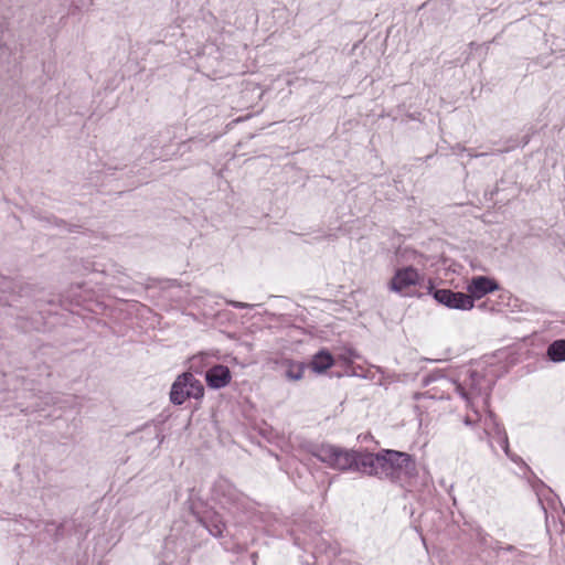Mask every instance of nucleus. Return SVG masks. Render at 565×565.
<instances>
[{
  "mask_svg": "<svg viewBox=\"0 0 565 565\" xmlns=\"http://www.w3.org/2000/svg\"><path fill=\"white\" fill-rule=\"evenodd\" d=\"M527 142H529V139L526 138V139L524 140V142H523V146L527 145Z\"/></svg>",
  "mask_w": 565,
  "mask_h": 565,
  "instance_id": "cd10ccee",
  "label": "nucleus"
},
{
  "mask_svg": "<svg viewBox=\"0 0 565 565\" xmlns=\"http://www.w3.org/2000/svg\"><path fill=\"white\" fill-rule=\"evenodd\" d=\"M247 548H248V545L245 542L237 544V552H244V551H247Z\"/></svg>",
  "mask_w": 565,
  "mask_h": 565,
  "instance_id": "4be33fe9",
  "label": "nucleus"
},
{
  "mask_svg": "<svg viewBox=\"0 0 565 565\" xmlns=\"http://www.w3.org/2000/svg\"><path fill=\"white\" fill-rule=\"evenodd\" d=\"M420 276L414 267H405L396 270L391 280V290L403 296H408V288L419 282Z\"/></svg>",
  "mask_w": 565,
  "mask_h": 565,
  "instance_id": "1a4fd4ad",
  "label": "nucleus"
},
{
  "mask_svg": "<svg viewBox=\"0 0 565 565\" xmlns=\"http://www.w3.org/2000/svg\"><path fill=\"white\" fill-rule=\"evenodd\" d=\"M499 289V285L497 281L492 278H489L487 276H477L473 277L469 284L467 285V291L468 296L471 297V299H480L484 297L486 295L493 292Z\"/></svg>",
  "mask_w": 565,
  "mask_h": 565,
  "instance_id": "9b49d317",
  "label": "nucleus"
},
{
  "mask_svg": "<svg viewBox=\"0 0 565 565\" xmlns=\"http://www.w3.org/2000/svg\"><path fill=\"white\" fill-rule=\"evenodd\" d=\"M232 374L227 366L215 364L205 372V381L211 388L220 390L231 383Z\"/></svg>",
  "mask_w": 565,
  "mask_h": 565,
  "instance_id": "ddd939ff",
  "label": "nucleus"
},
{
  "mask_svg": "<svg viewBox=\"0 0 565 565\" xmlns=\"http://www.w3.org/2000/svg\"><path fill=\"white\" fill-rule=\"evenodd\" d=\"M362 465L367 468V476L395 483H402L417 473L412 455L392 449H382L376 454L367 452Z\"/></svg>",
  "mask_w": 565,
  "mask_h": 565,
  "instance_id": "f03ea898",
  "label": "nucleus"
},
{
  "mask_svg": "<svg viewBox=\"0 0 565 565\" xmlns=\"http://www.w3.org/2000/svg\"><path fill=\"white\" fill-rule=\"evenodd\" d=\"M50 374H51V373H50V371H49V367H47V366H44V370H43V372L40 374V376H42V375L50 376Z\"/></svg>",
  "mask_w": 565,
  "mask_h": 565,
  "instance_id": "393cba45",
  "label": "nucleus"
},
{
  "mask_svg": "<svg viewBox=\"0 0 565 565\" xmlns=\"http://www.w3.org/2000/svg\"><path fill=\"white\" fill-rule=\"evenodd\" d=\"M344 448H341L331 444H321L316 446L311 454L319 461L326 463L331 469H335L338 465V460H340L341 455L343 454Z\"/></svg>",
  "mask_w": 565,
  "mask_h": 565,
  "instance_id": "f8f14e48",
  "label": "nucleus"
},
{
  "mask_svg": "<svg viewBox=\"0 0 565 565\" xmlns=\"http://www.w3.org/2000/svg\"><path fill=\"white\" fill-rule=\"evenodd\" d=\"M333 365V358L332 355L326 351L321 350L318 353H316L310 362V367L316 373H323L329 367Z\"/></svg>",
  "mask_w": 565,
  "mask_h": 565,
  "instance_id": "4468645a",
  "label": "nucleus"
},
{
  "mask_svg": "<svg viewBox=\"0 0 565 565\" xmlns=\"http://www.w3.org/2000/svg\"><path fill=\"white\" fill-rule=\"evenodd\" d=\"M10 390L13 393L15 406L22 412H36L41 409V404L38 401L28 403V399H38L40 390L35 387V380H26L20 376H12L9 380Z\"/></svg>",
  "mask_w": 565,
  "mask_h": 565,
  "instance_id": "39448f33",
  "label": "nucleus"
},
{
  "mask_svg": "<svg viewBox=\"0 0 565 565\" xmlns=\"http://www.w3.org/2000/svg\"><path fill=\"white\" fill-rule=\"evenodd\" d=\"M286 372H285V376L289 380V381H299L303 377V373H305V370H306V364L305 363H301V362H296V361H292V360H287L286 361Z\"/></svg>",
  "mask_w": 565,
  "mask_h": 565,
  "instance_id": "a211bd4d",
  "label": "nucleus"
},
{
  "mask_svg": "<svg viewBox=\"0 0 565 565\" xmlns=\"http://www.w3.org/2000/svg\"><path fill=\"white\" fill-rule=\"evenodd\" d=\"M33 287L0 276V323L12 324L23 331L30 328L26 324L24 310L34 306L32 300ZM3 331L0 329V340Z\"/></svg>",
  "mask_w": 565,
  "mask_h": 565,
  "instance_id": "f257e3e1",
  "label": "nucleus"
},
{
  "mask_svg": "<svg viewBox=\"0 0 565 565\" xmlns=\"http://www.w3.org/2000/svg\"><path fill=\"white\" fill-rule=\"evenodd\" d=\"M56 225H57L58 227H61V226H66L65 222H63V221H60V222H57V221H56Z\"/></svg>",
  "mask_w": 565,
  "mask_h": 565,
  "instance_id": "bb28decb",
  "label": "nucleus"
},
{
  "mask_svg": "<svg viewBox=\"0 0 565 565\" xmlns=\"http://www.w3.org/2000/svg\"><path fill=\"white\" fill-rule=\"evenodd\" d=\"M193 511V514L196 518V521L199 523V526L196 527V532H200L199 535L202 534V532H207L211 536L214 537H221L224 530H225V523L222 519V516L214 512V511H205L203 514H200L199 512Z\"/></svg>",
  "mask_w": 565,
  "mask_h": 565,
  "instance_id": "6e6552de",
  "label": "nucleus"
},
{
  "mask_svg": "<svg viewBox=\"0 0 565 565\" xmlns=\"http://www.w3.org/2000/svg\"><path fill=\"white\" fill-rule=\"evenodd\" d=\"M435 300L449 309L471 310L475 306L473 299L467 294L450 289H437L434 292Z\"/></svg>",
  "mask_w": 565,
  "mask_h": 565,
  "instance_id": "0eeeda50",
  "label": "nucleus"
},
{
  "mask_svg": "<svg viewBox=\"0 0 565 565\" xmlns=\"http://www.w3.org/2000/svg\"><path fill=\"white\" fill-rule=\"evenodd\" d=\"M331 565H337V563H333V564H331Z\"/></svg>",
  "mask_w": 565,
  "mask_h": 565,
  "instance_id": "c85d7f7f",
  "label": "nucleus"
},
{
  "mask_svg": "<svg viewBox=\"0 0 565 565\" xmlns=\"http://www.w3.org/2000/svg\"><path fill=\"white\" fill-rule=\"evenodd\" d=\"M477 540H478V543L483 546V547H489L490 545V540H492L489 534H487L486 532L483 531H478L477 532Z\"/></svg>",
  "mask_w": 565,
  "mask_h": 565,
  "instance_id": "6ab92c4d",
  "label": "nucleus"
},
{
  "mask_svg": "<svg viewBox=\"0 0 565 565\" xmlns=\"http://www.w3.org/2000/svg\"><path fill=\"white\" fill-rule=\"evenodd\" d=\"M228 305H231L232 307H234L236 309H245V308L250 307V305H248L246 302L234 301V300L228 301Z\"/></svg>",
  "mask_w": 565,
  "mask_h": 565,
  "instance_id": "412c9836",
  "label": "nucleus"
},
{
  "mask_svg": "<svg viewBox=\"0 0 565 565\" xmlns=\"http://www.w3.org/2000/svg\"><path fill=\"white\" fill-rule=\"evenodd\" d=\"M211 499L233 514L245 512L248 499L228 479L218 478L213 483Z\"/></svg>",
  "mask_w": 565,
  "mask_h": 565,
  "instance_id": "20e7f679",
  "label": "nucleus"
},
{
  "mask_svg": "<svg viewBox=\"0 0 565 565\" xmlns=\"http://www.w3.org/2000/svg\"><path fill=\"white\" fill-rule=\"evenodd\" d=\"M257 553L252 554L253 564H256Z\"/></svg>",
  "mask_w": 565,
  "mask_h": 565,
  "instance_id": "a878e982",
  "label": "nucleus"
},
{
  "mask_svg": "<svg viewBox=\"0 0 565 565\" xmlns=\"http://www.w3.org/2000/svg\"><path fill=\"white\" fill-rule=\"evenodd\" d=\"M547 356L552 362L559 363L565 361V340H556L547 348Z\"/></svg>",
  "mask_w": 565,
  "mask_h": 565,
  "instance_id": "f3484780",
  "label": "nucleus"
},
{
  "mask_svg": "<svg viewBox=\"0 0 565 565\" xmlns=\"http://www.w3.org/2000/svg\"><path fill=\"white\" fill-rule=\"evenodd\" d=\"M482 423L483 426V435L486 437H491L494 429H499V426L501 425L495 415L487 408H480V419L477 422Z\"/></svg>",
  "mask_w": 565,
  "mask_h": 565,
  "instance_id": "2eb2a0df",
  "label": "nucleus"
},
{
  "mask_svg": "<svg viewBox=\"0 0 565 565\" xmlns=\"http://www.w3.org/2000/svg\"><path fill=\"white\" fill-rule=\"evenodd\" d=\"M516 548L513 546V545H505L503 546V550L502 551H505V552H514Z\"/></svg>",
  "mask_w": 565,
  "mask_h": 565,
  "instance_id": "b1692460",
  "label": "nucleus"
},
{
  "mask_svg": "<svg viewBox=\"0 0 565 565\" xmlns=\"http://www.w3.org/2000/svg\"><path fill=\"white\" fill-rule=\"evenodd\" d=\"M366 454L367 452L344 449L343 454L340 457V460H338L335 470L361 472L366 475L367 468L362 465V461H364V457L366 456Z\"/></svg>",
  "mask_w": 565,
  "mask_h": 565,
  "instance_id": "9d476101",
  "label": "nucleus"
},
{
  "mask_svg": "<svg viewBox=\"0 0 565 565\" xmlns=\"http://www.w3.org/2000/svg\"><path fill=\"white\" fill-rule=\"evenodd\" d=\"M489 439V445L491 448L493 447V441L498 443V445L502 448L507 456H510L509 448V439L507 431L502 425L499 426V429H494L491 437H487Z\"/></svg>",
  "mask_w": 565,
  "mask_h": 565,
  "instance_id": "dca6fc26",
  "label": "nucleus"
},
{
  "mask_svg": "<svg viewBox=\"0 0 565 565\" xmlns=\"http://www.w3.org/2000/svg\"><path fill=\"white\" fill-rule=\"evenodd\" d=\"M489 548H492L495 552H500L503 550V545L501 542H499L497 540H490Z\"/></svg>",
  "mask_w": 565,
  "mask_h": 565,
  "instance_id": "aec40b11",
  "label": "nucleus"
},
{
  "mask_svg": "<svg viewBox=\"0 0 565 565\" xmlns=\"http://www.w3.org/2000/svg\"><path fill=\"white\" fill-rule=\"evenodd\" d=\"M508 457H509L513 462H515V463H519V462H521V461H522V459H521L519 456H516V455H514V454H511V452H510V456H508Z\"/></svg>",
  "mask_w": 565,
  "mask_h": 565,
  "instance_id": "5701e85b",
  "label": "nucleus"
},
{
  "mask_svg": "<svg viewBox=\"0 0 565 565\" xmlns=\"http://www.w3.org/2000/svg\"><path fill=\"white\" fill-rule=\"evenodd\" d=\"M463 380L456 384V391L466 401L470 411L463 418L466 426H473L480 419V408L489 407V398L494 385L493 376L468 367Z\"/></svg>",
  "mask_w": 565,
  "mask_h": 565,
  "instance_id": "7ed1b4c3",
  "label": "nucleus"
},
{
  "mask_svg": "<svg viewBox=\"0 0 565 565\" xmlns=\"http://www.w3.org/2000/svg\"><path fill=\"white\" fill-rule=\"evenodd\" d=\"M204 395V387L192 373L185 372L173 382L170 391V401L174 405H182L186 399H200Z\"/></svg>",
  "mask_w": 565,
  "mask_h": 565,
  "instance_id": "423d86ee",
  "label": "nucleus"
}]
</instances>
